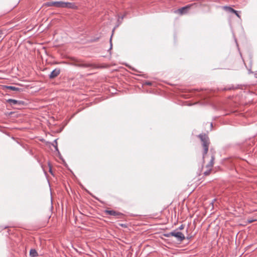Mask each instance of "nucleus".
<instances>
[{"instance_id":"1","label":"nucleus","mask_w":257,"mask_h":257,"mask_svg":"<svg viewBox=\"0 0 257 257\" xmlns=\"http://www.w3.org/2000/svg\"><path fill=\"white\" fill-rule=\"evenodd\" d=\"M44 6L46 7L55 6L57 8H66L74 10L78 9V7L74 3L64 2L62 1L48 2L44 4Z\"/></svg>"},{"instance_id":"2","label":"nucleus","mask_w":257,"mask_h":257,"mask_svg":"<svg viewBox=\"0 0 257 257\" xmlns=\"http://www.w3.org/2000/svg\"><path fill=\"white\" fill-rule=\"evenodd\" d=\"M198 137L199 138L201 142L202 145L203 147V158H205V155H206L208 151L209 145V140L208 137L205 134H201L198 136Z\"/></svg>"},{"instance_id":"3","label":"nucleus","mask_w":257,"mask_h":257,"mask_svg":"<svg viewBox=\"0 0 257 257\" xmlns=\"http://www.w3.org/2000/svg\"><path fill=\"white\" fill-rule=\"evenodd\" d=\"M7 102L10 103L11 105H17L19 106H24L26 104V102L23 100H18L13 99H9Z\"/></svg>"},{"instance_id":"4","label":"nucleus","mask_w":257,"mask_h":257,"mask_svg":"<svg viewBox=\"0 0 257 257\" xmlns=\"http://www.w3.org/2000/svg\"><path fill=\"white\" fill-rule=\"evenodd\" d=\"M171 233H172V236L176 237L177 240L180 242L182 241L185 238L184 235L181 232L178 231L177 229L173 230Z\"/></svg>"},{"instance_id":"5","label":"nucleus","mask_w":257,"mask_h":257,"mask_svg":"<svg viewBox=\"0 0 257 257\" xmlns=\"http://www.w3.org/2000/svg\"><path fill=\"white\" fill-rule=\"evenodd\" d=\"M192 5H188L185 7H182L176 11V12H178L181 15L186 14L188 12Z\"/></svg>"},{"instance_id":"6","label":"nucleus","mask_w":257,"mask_h":257,"mask_svg":"<svg viewBox=\"0 0 257 257\" xmlns=\"http://www.w3.org/2000/svg\"><path fill=\"white\" fill-rule=\"evenodd\" d=\"M223 9L225 11H226V12H227L228 13H231L234 14L238 18H240V15L238 14V12L236 11V10H235L234 9H233L231 7H229V6H224V7H223Z\"/></svg>"},{"instance_id":"7","label":"nucleus","mask_w":257,"mask_h":257,"mask_svg":"<svg viewBox=\"0 0 257 257\" xmlns=\"http://www.w3.org/2000/svg\"><path fill=\"white\" fill-rule=\"evenodd\" d=\"M104 212L109 215L112 216H121L123 214L121 212L114 211L113 210H105Z\"/></svg>"},{"instance_id":"8","label":"nucleus","mask_w":257,"mask_h":257,"mask_svg":"<svg viewBox=\"0 0 257 257\" xmlns=\"http://www.w3.org/2000/svg\"><path fill=\"white\" fill-rule=\"evenodd\" d=\"M60 73V69L59 68H55L49 74V77L50 79H53L56 77Z\"/></svg>"},{"instance_id":"9","label":"nucleus","mask_w":257,"mask_h":257,"mask_svg":"<svg viewBox=\"0 0 257 257\" xmlns=\"http://www.w3.org/2000/svg\"><path fill=\"white\" fill-rule=\"evenodd\" d=\"M4 87L6 89H10V90H13V91H20V92L22 91V88H19V87H16L13 86L5 85V86H4Z\"/></svg>"},{"instance_id":"10","label":"nucleus","mask_w":257,"mask_h":257,"mask_svg":"<svg viewBox=\"0 0 257 257\" xmlns=\"http://www.w3.org/2000/svg\"><path fill=\"white\" fill-rule=\"evenodd\" d=\"M215 160L214 155H212L211 157V160L209 163L206 165V167L208 168H211L214 164V161Z\"/></svg>"},{"instance_id":"11","label":"nucleus","mask_w":257,"mask_h":257,"mask_svg":"<svg viewBox=\"0 0 257 257\" xmlns=\"http://www.w3.org/2000/svg\"><path fill=\"white\" fill-rule=\"evenodd\" d=\"M30 255L31 257H37L38 256V254L36 249H31L30 251Z\"/></svg>"},{"instance_id":"12","label":"nucleus","mask_w":257,"mask_h":257,"mask_svg":"<svg viewBox=\"0 0 257 257\" xmlns=\"http://www.w3.org/2000/svg\"><path fill=\"white\" fill-rule=\"evenodd\" d=\"M77 66L81 67H89L90 66V64H84V63H81L79 64H78Z\"/></svg>"},{"instance_id":"13","label":"nucleus","mask_w":257,"mask_h":257,"mask_svg":"<svg viewBox=\"0 0 257 257\" xmlns=\"http://www.w3.org/2000/svg\"><path fill=\"white\" fill-rule=\"evenodd\" d=\"M54 143L55 144H53L54 147H55L56 151H58V149L57 147V140H54Z\"/></svg>"},{"instance_id":"14","label":"nucleus","mask_w":257,"mask_h":257,"mask_svg":"<svg viewBox=\"0 0 257 257\" xmlns=\"http://www.w3.org/2000/svg\"><path fill=\"white\" fill-rule=\"evenodd\" d=\"M172 234L171 232H170L169 233L164 234V236L165 237H170L171 236H172V234Z\"/></svg>"},{"instance_id":"15","label":"nucleus","mask_w":257,"mask_h":257,"mask_svg":"<svg viewBox=\"0 0 257 257\" xmlns=\"http://www.w3.org/2000/svg\"><path fill=\"white\" fill-rule=\"evenodd\" d=\"M99 39V37H95L93 39H91L90 40V42H96Z\"/></svg>"},{"instance_id":"16","label":"nucleus","mask_w":257,"mask_h":257,"mask_svg":"<svg viewBox=\"0 0 257 257\" xmlns=\"http://www.w3.org/2000/svg\"><path fill=\"white\" fill-rule=\"evenodd\" d=\"M255 220H256L255 219H248L247 220V222L248 223H251L254 222Z\"/></svg>"},{"instance_id":"17","label":"nucleus","mask_w":257,"mask_h":257,"mask_svg":"<svg viewBox=\"0 0 257 257\" xmlns=\"http://www.w3.org/2000/svg\"><path fill=\"white\" fill-rule=\"evenodd\" d=\"M184 228V225L183 224L181 225L177 229L178 230H182Z\"/></svg>"},{"instance_id":"18","label":"nucleus","mask_w":257,"mask_h":257,"mask_svg":"<svg viewBox=\"0 0 257 257\" xmlns=\"http://www.w3.org/2000/svg\"><path fill=\"white\" fill-rule=\"evenodd\" d=\"M209 170L208 171H206L204 173V174L205 175H208L209 174L210 171H211V168H209Z\"/></svg>"},{"instance_id":"19","label":"nucleus","mask_w":257,"mask_h":257,"mask_svg":"<svg viewBox=\"0 0 257 257\" xmlns=\"http://www.w3.org/2000/svg\"><path fill=\"white\" fill-rule=\"evenodd\" d=\"M152 83L150 81H146L145 82V84H146L147 85H152Z\"/></svg>"},{"instance_id":"20","label":"nucleus","mask_w":257,"mask_h":257,"mask_svg":"<svg viewBox=\"0 0 257 257\" xmlns=\"http://www.w3.org/2000/svg\"><path fill=\"white\" fill-rule=\"evenodd\" d=\"M112 35H111L110 38V48L109 49H111L112 48V42H111V38H112Z\"/></svg>"},{"instance_id":"21","label":"nucleus","mask_w":257,"mask_h":257,"mask_svg":"<svg viewBox=\"0 0 257 257\" xmlns=\"http://www.w3.org/2000/svg\"><path fill=\"white\" fill-rule=\"evenodd\" d=\"M231 89H234V87L231 88V87H225V88H223V89L225 90H230Z\"/></svg>"},{"instance_id":"22","label":"nucleus","mask_w":257,"mask_h":257,"mask_svg":"<svg viewBox=\"0 0 257 257\" xmlns=\"http://www.w3.org/2000/svg\"><path fill=\"white\" fill-rule=\"evenodd\" d=\"M49 172L52 174L51 167L50 166Z\"/></svg>"},{"instance_id":"23","label":"nucleus","mask_w":257,"mask_h":257,"mask_svg":"<svg viewBox=\"0 0 257 257\" xmlns=\"http://www.w3.org/2000/svg\"><path fill=\"white\" fill-rule=\"evenodd\" d=\"M120 225L122 226V227H125L126 226V225L124 224H120Z\"/></svg>"},{"instance_id":"24","label":"nucleus","mask_w":257,"mask_h":257,"mask_svg":"<svg viewBox=\"0 0 257 257\" xmlns=\"http://www.w3.org/2000/svg\"><path fill=\"white\" fill-rule=\"evenodd\" d=\"M124 16H125L124 15H123V16H121V18H120V19H121V20H122V19H123V18L124 17Z\"/></svg>"},{"instance_id":"25","label":"nucleus","mask_w":257,"mask_h":257,"mask_svg":"<svg viewBox=\"0 0 257 257\" xmlns=\"http://www.w3.org/2000/svg\"><path fill=\"white\" fill-rule=\"evenodd\" d=\"M216 200L215 199H214L213 201L211 203V204L212 205V206L213 205V201H215Z\"/></svg>"},{"instance_id":"26","label":"nucleus","mask_w":257,"mask_h":257,"mask_svg":"<svg viewBox=\"0 0 257 257\" xmlns=\"http://www.w3.org/2000/svg\"><path fill=\"white\" fill-rule=\"evenodd\" d=\"M120 23H121V22H119V23H118V24H117V26H119Z\"/></svg>"},{"instance_id":"27","label":"nucleus","mask_w":257,"mask_h":257,"mask_svg":"<svg viewBox=\"0 0 257 257\" xmlns=\"http://www.w3.org/2000/svg\"><path fill=\"white\" fill-rule=\"evenodd\" d=\"M120 23H121V22H119V23H118V24H117V26H119Z\"/></svg>"},{"instance_id":"28","label":"nucleus","mask_w":257,"mask_h":257,"mask_svg":"<svg viewBox=\"0 0 257 257\" xmlns=\"http://www.w3.org/2000/svg\"><path fill=\"white\" fill-rule=\"evenodd\" d=\"M120 23H121V22H119V23H118V24H117V26H119Z\"/></svg>"},{"instance_id":"29","label":"nucleus","mask_w":257,"mask_h":257,"mask_svg":"<svg viewBox=\"0 0 257 257\" xmlns=\"http://www.w3.org/2000/svg\"><path fill=\"white\" fill-rule=\"evenodd\" d=\"M120 23H121V22H119V23H118V24H117V26H119Z\"/></svg>"},{"instance_id":"30","label":"nucleus","mask_w":257,"mask_h":257,"mask_svg":"<svg viewBox=\"0 0 257 257\" xmlns=\"http://www.w3.org/2000/svg\"><path fill=\"white\" fill-rule=\"evenodd\" d=\"M210 126L212 127V123H210Z\"/></svg>"},{"instance_id":"31","label":"nucleus","mask_w":257,"mask_h":257,"mask_svg":"<svg viewBox=\"0 0 257 257\" xmlns=\"http://www.w3.org/2000/svg\"><path fill=\"white\" fill-rule=\"evenodd\" d=\"M256 75H257V73H255V76L256 78H257V76H256Z\"/></svg>"},{"instance_id":"32","label":"nucleus","mask_w":257,"mask_h":257,"mask_svg":"<svg viewBox=\"0 0 257 257\" xmlns=\"http://www.w3.org/2000/svg\"><path fill=\"white\" fill-rule=\"evenodd\" d=\"M7 227V226H5L4 227H3V229L4 228H6Z\"/></svg>"}]
</instances>
